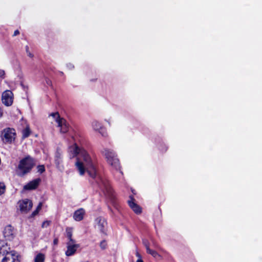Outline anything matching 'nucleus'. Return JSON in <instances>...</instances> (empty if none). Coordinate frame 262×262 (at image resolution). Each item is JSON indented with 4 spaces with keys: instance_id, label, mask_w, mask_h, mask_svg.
<instances>
[{
    "instance_id": "obj_17",
    "label": "nucleus",
    "mask_w": 262,
    "mask_h": 262,
    "mask_svg": "<svg viewBox=\"0 0 262 262\" xmlns=\"http://www.w3.org/2000/svg\"><path fill=\"white\" fill-rule=\"evenodd\" d=\"M85 213L84 210L82 208L77 210L73 214V219L76 221H80L83 219Z\"/></svg>"
},
{
    "instance_id": "obj_1",
    "label": "nucleus",
    "mask_w": 262,
    "mask_h": 262,
    "mask_svg": "<svg viewBox=\"0 0 262 262\" xmlns=\"http://www.w3.org/2000/svg\"><path fill=\"white\" fill-rule=\"evenodd\" d=\"M69 152L71 154L70 156L72 157L78 155L75 165L79 174L83 175L86 171L92 178L95 179L98 186L111 203L114 206H116V195L108 181L98 175L95 160L93 159L85 149L79 148L76 144L70 146Z\"/></svg>"
},
{
    "instance_id": "obj_9",
    "label": "nucleus",
    "mask_w": 262,
    "mask_h": 262,
    "mask_svg": "<svg viewBox=\"0 0 262 262\" xmlns=\"http://www.w3.org/2000/svg\"><path fill=\"white\" fill-rule=\"evenodd\" d=\"M20 210L22 212L27 213L32 207L33 204L31 201L29 199H25L19 202Z\"/></svg>"
},
{
    "instance_id": "obj_22",
    "label": "nucleus",
    "mask_w": 262,
    "mask_h": 262,
    "mask_svg": "<svg viewBox=\"0 0 262 262\" xmlns=\"http://www.w3.org/2000/svg\"><path fill=\"white\" fill-rule=\"evenodd\" d=\"M100 247L102 250H104L107 247V243L106 241L103 240L101 241L100 243Z\"/></svg>"
},
{
    "instance_id": "obj_7",
    "label": "nucleus",
    "mask_w": 262,
    "mask_h": 262,
    "mask_svg": "<svg viewBox=\"0 0 262 262\" xmlns=\"http://www.w3.org/2000/svg\"><path fill=\"white\" fill-rule=\"evenodd\" d=\"M3 103L6 106H10L13 102V93L10 91H6L2 96Z\"/></svg>"
},
{
    "instance_id": "obj_10",
    "label": "nucleus",
    "mask_w": 262,
    "mask_h": 262,
    "mask_svg": "<svg viewBox=\"0 0 262 262\" xmlns=\"http://www.w3.org/2000/svg\"><path fill=\"white\" fill-rule=\"evenodd\" d=\"M3 235L6 239L12 240L15 236L13 227L10 225L6 226L3 230Z\"/></svg>"
},
{
    "instance_id": "obj_32",
    "label": "nucleus",
    "mask_w": 262,
    "mask_h": 262,
    "mask_svg": "<svg viewBox=\"0 0 262 262\" xmlns=\"http://www.w3.org/2000/svg\"><path fill=\"white\" fill-rule=\"evenodd\" d=\"M5 75V71L2 70H0V77H3Z\"/></svg>"
},
{
    "instance_id": "obj_20",
    "label": "nucleus",
    "mask_w": 262,
    "mask_h": 262,
    "mask_svg": "<svg viewBox=\"0 0 262 262\" xmlns=\"http://www.w3.org/2000/svg\"><path fill=\"white\" fill-rule=\"evenodd\" d=\"M146 252L147 253L151 255L154 257H156L157 256H159V254L157 251L154 250H151L150 248H148Z\"/></svg>"
},
{
    "instance_id": "obj_35",
    "label": "nucleus",
    "mask_w": 262,
    "mask_h": 262,
    "mask_svg": "<svg viewBox=\"0 0 262 262\" xmlns=\"http://www.w3.org/2000/svg\"><path fill=\"white\" fill-rule=\"evenodd\" d=\"M41 206H42V204H41V203H40L39 204V205H38L36 209H37V210L39 211V210L41 209Z\"/></svg>"
},
{
    "instance_id": "obj_28",
    "label": "nucleus",
    "mask_w": 262,
    "mask_h": 262,
    "mask_svg": "<svg viewBox=\"0 0 262 262\" xmlns=\"http://www.w3.org/2000/svg\"><path fill=\"white\" fill-rule=\"evenodd\" d=\"M49 224H50V222L45 221L42 224V228L47 227V226H48L49 225Z\"/></svg>"
},
{
    "instance_id": "obj_14",
    "label": "nucleus",
    "mask_w": 262,
    "mask_h": 262,
    "mask_svg": "<svg viewBox=\"0 0 262 262\" xmlns=\"http://www.w3.org/2000/svg\"><path fill=\"white\" fill-rule=\"evenodd\" d=\"M12 251H10V248L8 246L7 243L4 241H0V256L7 255L10 254Z\"/></svg>"
},
{
    "instance_id": "obj_2",
    "label": "nucleus",
    "mask_w": 262,
    "mask_h": 262,
    "mask_svg": "<svg viewBox=\"0 0 262 262\" xmlns=\"http://www.w3.org/2000/svg\"><path fill=\"white\" fill-rule=\"evenodd\" d=\"M35 165V159L30 156H26L19 162L16 170L17 175L20 177H24L31 172Z\"/></svg>"
},
{
    "instance_id": "obj_26",
    "label": "nucleus",
    "mask_w": 262,
    "mask_h": 262,
    "mask_svg": "<svg viewBox=\"0 0 262 262\" xmlns=\"http://www.w3.org/2000/svg\"><path fill=\"white\" fill-rule=\"evenodd\" d=\"M143 245L146 247V251L147 250L148 248H149V242L146 239H144L143 241Z\"/></svg>"
},
{
    "instance_id": "obj_24",
    "label": "nucleus",
    "mask_w": 262,
    "mask_h": 262,
    "mask_svg": "<svg viewBox=\"0 0 262 262\" xmlns=\"http://www.w3.org/2000/svg\"><path fill=\"white\" fill-rule=\"evenodd\" d=\"M25 50H26V52L28 56H29L30 57H33V55L32 53H31L29 51V48L28 46H26L25 47Z\"/></svg>"
},
{
    "instance_id": "obj_37",
    "label": "nucleus",
    "mask_w": 262,
    "mask_h": 262,
    "mask_svg": "<svg viewBox=\"0 0 262 262\" xmlns=\"http://www.w3.org/2000/svg\"><path fill=\"white\" fill-rule=\"evenodd\" d=\"M136 256L137 257H138L139 258H141V256L140 254L138 252H136Z\"/></svg>"
},
{
    "instance_id": "obj_12",
    "label": "nucleus",
    "mask_w": 262,
    "mask_h": 262,
    "mask_svg": "<svg viewBox=\"0 0 262 262\" xmlns=\"http://www.w3.org/2000/svg\"><path fill=\"white\" fill-rule=\"evenodd\" d=\"M92 126L94 130L99 132L102 136L105 137L106 136L105 129L100 122L97 120H94L92 122Z\"/></svg>"
},
{
    "instance_id": "obj_36",
    "label": "nucleus",
    "mask_w": 262,
    "mask_h": 262,
    "mask_svg": "<svg viewBox=\"0 0 262 262\" xmlns=\"http://www.w3.org/2000/svg\"><path fill=\"white\" fill-rule=\"evenodd\" d=\"M3 115V111L2 108L0 107V118H1Z\"/></svg>"
},
{
    "instance_id": "obj_11",
    "label": "nucleus",
    "mask_w": 262,
    "mask_h": 262,
    "mask_svg": "<svg viewBox=\"0 0 262 262\" xmlns=\"http://www.w3.org/2000/svg\"><path fill=\"white\" fill-rule=\"evenodd\" d=\"M40 178H37L30 181L24 186V189L26 190H32L36 189L41 182Z\"/></svg>"
},
{
    "instance_id": "obj_34",
    "label": "nucleus",
    "mask_w": 262,
    "mask_h": 262,
    "mask_svg": "<svg viewBox=\"0 0 262 262\" xmlns=\"http://www.w3.org/2000/svg\"><path fill=\"white\" fill-rule=\"evenodd\" d=\"M19 34V31L18 30H16L14 31L13 36H16V35H18Z\"/></svg>"
},
{
    "instance_id": "obj_3",
    "label": "nucleus",
    "mask_w": 262,
    "mask_h": 262,
    "mask_svg": "<svg viewBox=\"0 0 262 262\" xmlns=\"http://www.w3.org/2000/svg\"><path fill=\"white\" fill-rule=\"evenodd\" d=\"M101 152L106 159L107 163L116 169L118 174H122V173L120 170L119 160L117 158L114 151L112 149L104 148Z\"/></svg>"
},
{
    "instance_id": "obj_5",
    "label": "nucleus",
    "mask_w": 262,
    "mask_h": 262,
    "mask_svg": "<svg viewBox=\"0 0 262 262\" xmlns=\"http://www.w3.org/2000/svg\"><path fill=\"white\" fill-rule=\"evenodd\" d=\"M51 116L54 117L58 124V126L60 128V132L62 133H67L68 131L69 126L66 121L63 118H60L58 113H52Z\"/></svg>"
},
{
    "instance_id": "obj_31",
    "label": "nucleus",
    "mask_w": 262,
    "mask_h": 262,
    "mask_svg": "<svg viewBox=\"0 0 262 262\" xmlns=\"http://www.w3.org/2000/svg\"><path fill=\"white\" fill-rule=\"evenodd\" d=\"M38 213V211L37 210V209H36L35 211H34L32 214H31V216L33 217V216H34L35 215H36V214H37Z\"/></svg>"
},
{
    "instance_id": "obj_4",
    "label": "nucleus",
    "mask_w": 262,
    "mask_h": 262,
    "mask_svg": "<svg viewBox=\"0 0 262 262\" xmlns=\"http://www.w3.org/2000/svg\"><path fill=\"white\" fill-rule=\"evenodd\" d=\"M15 136V130L7 128L3 130L1 137L4 142L11 143L14 140Z\"/></svg>"
},
{
    "instance_id": "obj_13",
    "label": "nucleus",
    "mask_w": 262,
    "mask_h": 262,
    "mask_svg": "<svg viewBox=\"0 0 262 262\" xmlns=\"http://www.w3.org/2000/svg\"><path fill=\"white\" fill-rule=\"evenodd\" d=\"M2 262H19L18 256L14 251H12L10 254H7L3 259Z\"/></svg>"
},
{
    "instance_id": "obj_23",
    "label": "nucleus",
    "mask_w": 262,
    "mask_h": 262,
    "mask_svg": "<svg viewBox=\"0 0 262 262\" xmlns=\"http://www.w3.org/2000/svg\"><path fill=\"white\" fill-rule=\"evenodd\" d=\"M5 190V185L4 183H0V195L4 193Z\"/></svg>"
},
{
    "instance_id": "obj_8",
    "label": "nucleus",
    "mask_w": 262,
    "mask_h": 262,
    "mask_svg": "<svg viewBox=\"0 0 262 262\" xmlns=\"http://www.w3.org/2000/svg\"><path fill=\"white\" fill-rule=\"evenodd\" d=\"M95 226L101 233L105 232V228L107 225L106 220L101 216L97 217L95 220Z\"/></svg>"
},
{
    "instance_id": "obj_18",
    "label": "nucleus",
    "mask_w": 262,
    "mask_h": 262,
    "mask_svg": "<svg viewBox=\"0 0 262 262\" xmlns=\"http://www.w3.org/2000/svg\"><path fill=\"white\" fill-rule=\"evenodd\" d=\"M45 256L43 254L39 253L34 258V262H44Z\"/></svg>"
},
{
    "instance_id": "obj_25",
    "label": "nucleus",
    "mask_w": 262,
    "mask_h": 262,
    "mask_svg": "<svg viewBox=\"0 0 262 262\" xmlns=\"http://www.w3.org/2000/svg\"><path fill=\"white\" fill-rule=\"evenodd\" d=\"M66 234L67 237H70V236H72V231L71 229L68 228L66 230Z\"/></svg>"
},
{
    "instance_id": "obj_15",
    "label": "nucleus",
    "mask_w": 262,
    "mask_h": 262,
    "mask_svg": "<svg viewBox=\"0 0 262 262\" xmlns=\"http://www.w3.org/2000/svg\"><path fill=\"white\" fill-rule=\"evenodd\" d=\"M67 250L66 251V255L67 256H70L75 254L79 245L78 244H67Z\"/></svg>"
},
{
    "instance_id": "obj_27",
    "label": "nucleus",
    "mask_w": 262,
    "mask_h": 262,
    "mask_svg": "<svg viewBox=\"0 0 262 262\" xmlns=\"http://www.w3.org/2000/svg\"><path fill=\"white\" fill-rule=\"evenodd\" d=\"M68 238L69 239V241L68 242H67V244H72L75 243V241L72 238V236H70V237Z\"/></svg>"
},
{
    "instance_id": "obj_6",
    "label": "nucleus",
    "mask_w": 262,
    "mask_h": 262,
    "mask_svg": "<svg viewBox=\"0 0 262 262\" xmlns=\"http://www.w3.org/2000/svg\"><path fill=\"white\" fill-rule=\"evenodd\" d=\"M54 162L57 168L60 171L64 169L62 165L63 156L62 151L59 147L57 148L54 155Z\"/></svg>"
},
{
    "instance_id": "obj_30",
    "label": "nucleus",
    "mask_w": 262,
    "mask_h": 262,
    "mask_svg": "<svg viewBox=\"0 0 262 262\" xmlns=\"http://www.w3.org/2000/svg\"><path fill=\"white\" fill-rule=\"evenodd\" d=\"M46 84L49 85V86H52V81H51L50 79H48V78H46Z\"/></svg>"
},
{
    "instance_id": "obj_33",
    "label": "nucleus",
    "mask_w": 262,
    "mask_h": 262,
    "mask_svg": "<svg viewBox=\"0 0 262 262\" xmlns=\"http://www.w3.org/2000/svg\"><path fill=\"white\" fill-rule=\"evenodd\" d=\"M58 239L57 238H54V241H53V244L54 245H56L58 244Z\"/></svg>"
},
{
    "instance_id": "obj_19",
    "label": "nucleus",
    "mask_w": 262,
    "mask_h": 262,
    "mask_svg": "<svg viewBox=\"0 0 262 262\" xmlns=\"http://www.w3.org/2000/svg\"><path fill=\"white\" fill-rule=\"evenodd\" d=\"M22 138L23 139L26 138L30 136V130L29 127H26L22 131Z\"/></svg>"
},
{
    "instance_id": "obj_38",
    "label": "nucleus",
    "mask_w": 262,
    "mask_h": 262,
    "mask_svg": "<svg viewBox=\"0 0 262 262\" xmlns=\"http://www.w3.org/2000/svg\"><path fill=\"white\" fill-rule=\"evenodd\" d=\"M136 262H144L141 258H139Z\"/></svg>"
},
{
    "instance_id": "obj_29",
    "label": "nucleus",
    "mask_w": 262,
    "mask_h": 262,
    "mask_svg": "<svg viewBox=\"0 0 262 262\" xmlns=\"http://www.w3.org/2000/svg\"><path fill=\"white\" fill-rule=\"evenodd\" d=\"M67 67L69 70H72L74 68V65L71 63H68Z\"/></svg>"
},
{
    "instance_id": "obj_21",
    "label": "nucleus",
    "mask_w": 262,
    "mask_h": 262,
    "mask_svg": "<svg viewBox=\"0 0 262 262\" xmlns=\"http://www.w3.org/2000/svg\"><path fill=\"white\" fill-rule=\"evenodd\" d=\"M37 171L40 173H43L45 171V168L43 165H40L37 167Z\"/></svg>"
},
{
    "instance_id": "obj_16",
    "label": "nucleus",
    "mask_w": 262,
    "mask_h": 262,
    "mask_svg": "<svg viewBox=\"0 0 262 262\" xmlns=\"http://www.w3.org/2000/svg\"><path fill=\"white\" fill-rule=\"evenodd\" d=\"M130 200L128 201V204L132 209L137 214L141 212V207L134 202V199L133 196H130Z\"/></svg>"
}]
</instances>
